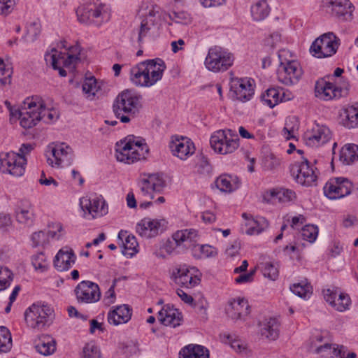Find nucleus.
I'll return each instance as SVG.
<instances>
[{"label": "nucleus", "instance_id": "1", "mask_svg": "<svg viewBox=\"0 0 358 358\" xmlns=\"http://www.w3.org/2000/svg\"><path fill=\"white\" fill-rule=\"evenodd\" d=\"M164 62L156 58L138 63L130 69V80L136 86L150 87L162 78Z\"/></svg>", "mask_w": 358, "mask_h": 358}, {"label": "nucleus", "instance_id": "2", "mask_svg": "<svg viewBox=\"0 0 358 358\" xmlns=\"http://www.w3.org/2000/svg\"><path fill=\"white\" fill-rule=\"evenodd\" d=\"M141 95L126 90L120 93L115 98L113 110L115 116L123 123H128L131 117H134L138 113L141 108Z\"/></svg>", "mask_w": 358, "mask_h": 358}, {"label": "nucleus", "instance_id": "3", "mask_svg": "<svg viewBox=\"0 0 358 358\" xmlns=\"http://www.w3.org/2000/svg\"><path fill=\"white\" fill-rule=\"evenodd\" d=\"M117 146V159L129 164L145 159L149 150L146 143L134 141V136H129Z\"/></svg>", "mask_w": 358, "mask_h": 358}, {"label": "nucleus", "instance_id": "4", "mask_svg": "<svg viewBox=\"0 0 358 358\" xmlns=\"http://www.w3.org/2000/svg\"><path fill=\"white\" fill-rule=\"evenodd\" d=\"M76 14L80 22L85 24H94L96 27L108 22L111 15L107 6L93 3L79 6Z\"/></svg>", "mask_w": 358, "mask_h": 358}, {"label": "nucleus", "instance_id": "5", "mask_svg": "<svg viewBox=\"0 0 358 358\" xmlns=\"http://www.w3.org/2000/svg\"><path fill=\"white\" fill-rule=\"evenodd\" d=\"M54 311L43 304H32L24 313L27 325L34 329L42 330L49 327L53 320Z\"/></svg>", "mask_w": 358, "mask_h": 358}, {"label": "nucleus", "instance_id": "6", "mask_svg": "<svg viewBox=\"0 0 358 358\" xmlns=\"http://www.w3.org/2000/svg\"><path fill=\"white\" fill-rule=\"evenodd\" d=\"M212 149L218 154L227 155L234 152L239 147V138L231 129L214 131L210 138Z\"/></svg>", "mask_w": 358, "mask_h": 358}, {"label": "nucleus", "instance_id": "7", "mask_svg": "<svg viewBox=\"0 0 358 358\" xmlns=\"http://www.w3.org/2000/svg\"><path fill=\"white\" fill-rule=\"evenodd\" d=\"M45 156L48 164L54 168L70 166L73 159L72 148L65 143H52L47 148Z\"/></svg>", "mask_w": 358, "mask_h": 358}, {"label": "nucleus", "instance_id": "8", "mask_svg": "<svg viewBox=\"0 0 358 358\" xmlns=\"http://www.w3.org/2000/svg\"><path fill=\"white\" fill-rule=\"evenodd\" d=\"M234 57L232 54L220 47L209 49L205 59V66L210 71H225L234 63Z\"/></svg>", "mask_w": 358, "mask_h": 358}, {"label": "nucleus", "instance_id": "9", "mask_svg": "<svg viewBox=\"0 0 358 358\" xmlns=\"http://www.w3.org/2000/svg\"><path fill=\"white\" fill-rule=\"evenodd\" d=\"M339 41V38L333 32H328L314 41L310 51L317 58L331 57L336 52Z\"/></svg>", "mask_w": 358, "mask_h": 358}, {"label": "nucleus", "instance_id": "10", "mask_svg": "<svg viewBox=\"0 0 358 358\" xmlns=\"http://www.w3.org/2000/svg\"><path fill=\"white\" fill-rule=\"evenodd\" d=\"M278 56L280 62L277 69L278 80L285 85L296 84L303 73L301 65L295 60L282 61L281 52Z\"/></svg>", "mask_w": 358, "mask_h": 358}, {"label": "nucleus", "instance_id": "11", "mask_svg": "<svg viewBox=\"0 0 358 358\" xmlns=\"http://www.w3.org/2000/svg\"><path fill=\"white\" fill-rule=\"evenodd\" d=\"M0 164L3 173L21 177L25 172L27 159L14 152H6L0 155Z\"/></svg>", "mask_w": 358, "mask_h": 358}, {"label": "nucleus", "instance_id": "12", "mask_svg": "<svg viewBox=\"0 0 358 358\" xmlns=\"http://www.w3.org/2000/svg\"><path fill=\"white\" fill-rule=\"evenodd\" d=\"M290 172L296 182L303 186L309 187L316 183L317 178V168L310 165L306 158L303 157L301 162L292 165Z\"/></svg>", "mask_w": 358, "mask_h": 358}, {"label": "nucleus", "instance_id": "13", "mask_svg": "<svg viewBox=\"0 0 358 358\" xmlns=\"http://www.w3.org/2000/svg\"><path fill=\"white\" fill-rule=\"evenodd\" d=\"M24 110L20 120V125L25 129H29L41 120V114L37 108H41V97L38 96L27 97L23 102Z\"/></svg>", "mask_w": 358, "mask_h": 358}, {"label": "nucleus", "instance_id": "14", "mask_svg": "<svg viewBox=\"0 0 358 358\" xmlns=\"http://www.w3.org/2000/svg\"><path fill=\"white\" fill-rule=\"evenodd\" d=\"M348 90L347 87L338 86L330 80H326L325 78L318 80L315 86V96L325 101L345 96L348 94Z\"/></svg>", "mask_w": 358, "mask_h": 358}, {"label": "nucleus", "instance_id": "15", "mask_svg": "<svg viewBox=\"0 0 358 358\" xmlns=\"http://www.w3.org/2000/svg\"><path fill=\"white\" fill-rule=\"evenodd\" d=\"M75 294L78 301L83 303H96L101 298L99 285L89 280L80 282L75 288Z\"/></svg>", "mask_w": 358, "mask_h": 358}, {"label": "nucleus", "instance_id": "16", "mask_svg": "<svg viewBox=\"0 0 358 358\" xmlns=\"http://www.w3.org/2000/svg\"><path fill=\"white\" fill-rule=\"evenodd\" d=\"M303 138L307 145L317 147L328 142L331 138V132L325 125L315 123L307 129Z\"/></svg>", "mask_w": 358, "mask_h": 358}, {"label": "nucleus", "instance_id": "17", "mask_svg": "<svg viewBox=\"0 0 358 358\" xmlns=\"http://www.w3.org/2000/svg\"><path fill=\"white\" fill-rule=\"evenodd\" d=\"M80 206L85 214L92 218L101 217L108 213V206L102 196H84L80 199Z\"/></svg>", "mask_w": 358, "mask_h": 358}, {"label": "nucleus", "instance_id": "18", "mask_svg": "<svg viewBox=\"0 0 358 358\" xmlns=\"http://www.w3.org/2000/svg\"><path fill=\"white\" fill-rule=\"evenodd\" d=\"M159 9L157 5L152 6L148 13L142 20L137 40L140 45L143 43L144 38L157 28L160 20Z\"/></svg>", "mask_w": 358, "mask_h": 358}, {"label": "nucleus", "instance_id": "19", "mask_svg": "<svg viewBox=\"0 0 358 358\" xmlns=\"http://www.w3.org/2000/svg\"><path fill=\"white\" fill-rule=\"evenodd\" d=\"M166 224V222L164 219L145 217L136 224V230L142 238H151L163 231Z\"/></svg>", "mask_w": 358, "mask_h": 358}, {"label": "nucleus", "instance_id": "20", "mask_svg": "<svg viewBox=\"0 0 358 358\" xmlns=\"http://www.w3.org/2000/svg\"><path fill=\"white\" fill-rule=\"evenodd\" d=\"M255 82L248 78H236L232 79L231 90L234 92L236 99L246 102L250 100L254 95Z\"/></svg>", "mask_w": 358, "mask_h": 358}, {"label": "nucleus", "instance_id": "21", "mask_svg": "<svg viewBox=\"0 0 358 358\" xmlns=\"http://www.w3.org/2000/svg\"><path fill=\"white\" fill-rule=\"evenodd\" d=\"M176 246L182 249H196L199 240V232L194 229L178 230L172 235Z\"/></svg>", "mask_w": 358, "mask_h": 358}, {"label": "nucleus", "instance_id": "22", "mask_svg": "<svg viewBox=\"0 0 358 358\" xmlns=\"http://www.w3.org/2000/svg\"><path fill=\"white\" fill-rule=\"evenodd\" d=\"M331 14L341 21H351L355 6L350 0H326Z\"/></svg>", "mask_w": 358, "mask_h": 358}, {"label": "nucleus", "instance_id": "23", "mask_svg": "<svg viewBox=\"0 0 358 358\" xmlns=\"http://www.w3.org/2000/svg\"><path fill=\"white\" fill-rule=\"evenodd\" d=\"M226 313L234 320H245L250 313V306L247 299L238 297L229 301Z\"/></svg>", "mask_w": 358, "mask_h": 358}, {"label": "nucleus", "instance_id": "24", "mask_svg": "<svg viewBox=\"0 0 358 358\" xmlns=\"http://www.w3.org/2000/svg\"><path fill=\"white\" fill-rule=\"evenodd\" d=\"M169 147L173 155L182 160H185L195 151L193 142L187 137L176 138L172 140Z\"/></svg>", "mask_w": 358, "mask_h": 358}, {"label": "nucleus", "instance_id": "25", "mask_svg": "<svg viewBox=\"0 0 358 358\" xmlns=\"http://www.w3.org/2000/svg\"><path fill=\"white\" fill-rule=\"evenodd\" d=\"M173 277L176 284L187 288H192L200 282V278L191 273L187 265H180L173 272Z\"/></svg>", "mask_w": 358, "mask_h": 358}, {"label": "nucleus", "instance_id": "26", "mask_svg": "<svg viewBox=\"0 0 358 358\" xmlns=\"http://www.w3.org/2000/svg\"><path fill=\"white\" fill-rule=\"evenodd\" d=\"M132 309L129 305L122 304L113 306L107 315V320L110 324L118 326L127 323L131 318Z\"/></svg>", "mask_w": 358, "mask_h": 358}, {"label": "nucleus", "instance_id": "27", "mask_svg": "<svg viewBox=\"0 0 358 358\" xmlns=\"http://www.w3.org/2000/svg\"><path fill=\"white\" fill-rule=\"evenodd\" d=\"M296 193L289 189L280 188L273 189L269 192H265L263 195V199L266 203H275L276 202L287 203L295 200Z\"/></svg>", "mask_w": 358, "mask_h": 358}, {"label": "nucleus", "instance_id": "28", "mask_svg": "<svg viewBox=\"0 0 358 358\" xmlns=\"http://www.w3.org/2000/svg\"><path fill=\"white\" fill-rule=\"evenodd\" d=\"M76 256L69 248H63L59 250L54 259V266L59 271L69 270L75 263Z\"/></svg>", "mask_w": 358, "mask_h": 358}, {"label": "nucleus", "instance_id": "29", "mask_svg": "<svg viewBox=\"0 0 358 358\" xmlns=\"http://www.w3.org/2000/svg\"><path fill=\"white\" fill-rule=\"evenodd\" d=\"M259 334L261 336L270 341L278 338L280 330V323L277 318L270 317L259 322Z\"/></svg>", "mask_w": 358, "mask_h": 358}, {"label": "nucleus", "instance_id": "30", "mask_svg": "<svg viewBox=\"0 0 358 358\" xmlns=\"http://www.w3.org/2000/svg\"><path fill=\"white\" fill-rule=\"evenodd\" d=\"M158 319L166 326L176 327L180 324L182 317L178 309L166 306L159 312Z\"/></svg>", "mask_w": 358, "mask_h": 358}, {"label": "nucleus", "instance_id": "31", "mask_svg": "<svg viewBox=\"0 0 358 358\" xmlns=\"http://www.w3.org/2000/svg\"><path fill=\"white\" fill-rule=\"evenodd\" d=\"M215 185L221 192L230 193L238 188L240 181L236 176L224 174L216 179Z\"/></svg>", "mask_w": 358, "mask_h": 358}, {"label": "nucleus", "instance_id": "32", "mask_svg": "<svg viewBox=\"0 0 358 358\" xmlns=\"http://www.w3.org/2000/svg\"><path fill=\"white\" fill-rule=\"evenodd\" d=\"M118 238L122 241V253L124 255L132 257L138 252V244L134 236L127 235V231L122 230L118 234Z\"/></svg>", "mask_w": 358, "mask_h": 358}, {"label": "nucleus", "instance_id": "33", "mask_svg": "<svg viewBox=\"0 0 358 358\" xmlns=\"http://www.w3.org/2000/svg\"><path fill=\"white\" fill-rule=\"evenodd\" d=\"M35 348L38 353L48 356L55 351L56 342L52 336L43 335L36 341Z\"/></svg>", "mask_w": 358, "mask_h": 358}, {"label": "nucleus", "instance_id": "34", "mask_svg": "<svg viewBox=\"0 0 358 358\" xmlns=\"http://www.w3.org/2000/svg\"><path fill=\"white\" fill-rule=\"evenodd\" d=\"M180 358H209L208 350L199 345H188L179 353Z\"/></svg>", "mask_w": 358, "mask_h": 358}, {"label": "nucleus", "instance_id": "35", "mask_svg": "<svg viewBox=\"0 0 358 358\" xmlns=\"http://www.w3.org/2000/svg\"><path fill=\"white\" fill-rule=\"evenodd\" d=\"M340 161L343 164L350 165L358 161V145L346 144L340 151Z\"/></svg>", "mask_w": 358, "mask_h": 358}, {"label": "nucleus", "instance_id": "36", "mask_svg": "<svg viewBox=\"0 0 358 358\" xmlns=\"http://www.w3.org/2000/svg\"><path fill=\"white\" fill-rule=\"evenodd\" d=\"M44 59L47 65L52 66L55 70H59L61 76H66V71L59 66L60 60L64 61L61 52L55 48H52L50 52L45 54Z\"/></svg>", "mask_w": 358, "mask_h": 358}, {"label": "nucleus", "instance_id": "37", "mask_svg": "<svg viewBox=\"0 0 358 358\" xmlns=\"http://www.w3.org/2000/svg\"><path fill=\"white\" fill-rule=\"evenodd\" d=\"M251 14L253 19L256 21L264 20L269 14V8L266 0H258L251 7Z\"/></svg>", "mask_w": 358, "mask_h": 358}, {"label": "nucleus", "instance_id": "38", "mask_svg": "<svg viewBox=\"0 0 358 358\" xmlns=\"http://www.w3.org/2000/svg\"><path fill=\"white\" fill-rule=\"evenodd\" d=\"M16 220L19 223L31 225L34 220V211L30 205L18 207L15 211Z\"/></svg>", "mask_w": 358, "mask_h": 358}, {"label": "nucleus", "instance_id": "39", "mask_svg": "<svg viewBox=\"0 0 358 358\" xmlns=\"http://www.w3.org/2000/svg\"><path fill=\"white\" fill-rule=\"evenodd\" d=\"M282 88L272 87L268 89L262 95V101L270 108H273L280 102V91Z\"/></svg>", "mask_w": 358, "mask_h": 358}, {"label": "nucleus", "instance_id": "40", "mask_svg": "<svg viewBox=\"0 0 358 358\" xmlns=\"http://www.w3.org/2000/svg\"><path fill=\"white\" fill-rule=\"evenodd\" d=\"M345 119L344 125L348 128H355L358 127V103L347 107L344 111Z\"/></svg>", "mask_w": 358, "mask_h": 358}, {"label": "nucleus", "instance_id": "41", "mask_svg": "<svg viewBox=\"0 0 358 358\" xmlns=\"http://www.w3.org/2000/svg\"><path fill=\"white\" fill-rule=\"evenodd\" d=\"M100 90V86L94 77L87 78L83 84V91L86 97L93 100Z\"/></svg>", "mask_w": 358, "mask_h": 358}, {"label": "nucleus", "instance_id": "42", "mask_svg": "<svg viewBox=\"0 0 358 358\" xmlns=\"http://www.w3.org/2000/svg\"><path fill=\"white\" fill-rule=\"evenodd\" d=\"M250 227L247 230L249 235L259 234L268 227V222L263 217L257 218V220H251L248 223Z\"/></svg>", "mask_w": 358, "mask_h": 358}, {"label": "nucleus", "instance_id": "43", "mask_svg": "<svg viewBox=\"0 0 358 358\" xmlns=\"http://www.w3.org/2000/svg\"><path fill=\"white\" fill-rule=\"evenodd\" d=\"M12 348L11 334L8 329L0 327V352H8Z\"/></svg>", "mask_w": 358, "mask_h": 358}, {"label": "nucleus", "instance_id": "44", "mask_svg": "<svg viewBox=\"0 0 358 358\" xmlns=\"http://www.w3.org/2000/svg\"><path fill=\"white\" fill-rule=\"evenodd\" d=\"M55 235L56 232L52 231H48L47 232L43 231L34 232L31 235V238L32 245L34 247H37L38 245H43L46 243L49 236L53 238L55 237Z\"/></svg>", "mask_w": 358, "mask_h": 358}, {"label": "nucleus", "instance_id": "45", "mask_svg": "<svg viewBox=\"0 0 358 358\" xmlns=\"http://www.w3.org/2000/svg\"><path fill=\"white\" fill-rule=\"evenodd\" d=\"M338 180H329L324 187V195L330 199H339L340 192L338 187Z\"/></svg>", "mask_w": 358, "mask_h": 358}, {"label": "nucleus", "instance_id": "46", "mask_svg": "<svg viewBox=\"0 0 358 358\" xmlns=\"http://www.w3.org/2000/svg\"><path fill=\"white\" fill-rule=\"evenodd\" d=\"M262 271L264 277L271 280H275L278 278V266L272 262L262 263Z\"/></svg>", "mask_w": 358, "mask_h": 358}, {"label": "nucleus", "instance_id": "47", "mask_svg": "<svg viewBox=\"0 0 358 358\" xmlns=\"http://www.w3.org/2000/svg\"><path fill=\"white\" fill-rule=\"evenodd\" d=\"M64 48L69 50L68 57L63 61L65 66H69L73 63H76L80 60V47L78 45L67 48L64 44L62 45Z\"/></svg>", "mask_w": 358, "mask_h": 358}, {"label": "nucleus", "instance_id": "48", "mask_svg": "<svg viewBox=\"0 0 358 358\" xmlns=\"http://www.w3.org/2000/svg\"><path fill=\"white\" fill-rule=\"evenodd\" d=\"M171 20L176 23L189 24L192 22L190 14L185 10H174L169 14Z\"/></svg>", "mask_w": 358, "mask_h": 358}, {"label": "nucleus", "instance_id": "49", "mask_svg": "<svg viewBox=\"0 0 358 358\" xmlns=\"http://www.w3.org/2000/svg\"><path fill=\"white\" fill-rule=\"evenodd\" d=\"M318 235V228L313 224H307L302 228L301 236L303 240L313 243Z\"/></svg>", "mask_w": 358, "mask_h": 358}, {"label": "nucleus", "instance_id": "50", "mask_svg": "<svg viewBox=\"0 0 358 358\" xmlns=\"http://www.w3.org/2000/svg\"><path fill=\"white\" fill-rule=\"evenodd\" d=\"M351 299L348 294L340 293L338 301H335L333 308L339 312H343L350 308Z\"/></svg>", "mask_w": 358, "mask_h": 358}, {"label": "nucleus", "instance_id": "51", "mask_svg": "<svg viewBox=\"0 0 358 358\" xmlns=\"http://www.w3.org/2000/svg\"><path fill=\"white\" fill-rule=\"evenodd\" d=\"M31 262L35 269L39 270L41 272L46 271L48 268L46 257L43 252H39L33 255Z\"/></svg>", "mask_w": 358, "mask_h": 358}, {"label": "nucleus", "instance_id": "52", "mask_svg": "<svg viewBox=\"0 0 358 358\" xmlns=\"http://www.w3.org/2000/svg\"><path fill=\"white\" fill-rule=\"evenodd\" d=\"M334 180H338V187L340 194L339 199L348 196L350 194L352 184L346 178H336Z\"/></svg>", "mask_w": 358, "mask_h": 358}, {"label": "nucleus", "instance_id": "53", "mask_svg": "<svg viewBox=\"0 0 358 358\" xmlns=\"http://www.w3.org/2000/svg\"><path fill=\"white\" fill-rule=\"evenodd\" d=\"M197 173L202 176H208L212 171V166L208 162L207 158L202 156L199 158L196 164Z\"/></svg>", "mask_w": 358, "mask_h": 358}, {"label": "nucleus", "instance_id": "54", "mask_svg": "<svg viewBox=\"0 0 358 358\" xmlns=\"http://www.w3.org/2000/svg\"><path fill=\"white\" fill-rule=\"evenodd\" d=\"M83 358H101V352L94 343H89L83 348Z\"/></svg>", "mask_w": 358, "mask_h": 358}, {"label": "nucleus", "instance_id": "55", "mask_svg": "<svg viewBox=\"0 0 358 358\" xmlns=\"http://www.w3.org/2000/svg\"><path fill=\"white\" fill-rule=\"evenodd\" d=\"M13 280L12 273L7 268H0V291L6 289L10 285Z\"/></svg>", "mask_w": 358, "mask_h": 358}, {"label": "nucleus", "instance_id": "56", "mask_svg": "<svg viewBox=\"0 0 358 358\" xmlns=\"http://www.w3.org/2000/svg\"><path fill=\"white\" fill-rule=\"evenodd\" d=\"M41 108H37L38 113L41 114V120H43L45 122L52 121L57 118V113L55 110H50L45 107L42 99L41 98Z\"/></svg>", "mask_w": 358, "mask_h": 358}, {"label": "nucleus", "instance_id": "57", "mask_svg": "<svg viewBox=\"0 0 358 358\" xmlns=\"http://www.w3.org/2000/svg\"><path fill=\"white\" fill-rule=\"evenodd\" d=\"M290 289L294 294L301 298L305 299L310 294V287L307 284L303 285L300 283L294 284Z\"/></svg>", "mask_w": 358, "mask_h": 358}, {"label": "nucleus", "instance_id": "58", "mask_svg": "<svg viewBox=\"0 0 358 358\" xmlns=\"http://www.w3.org/2000/svg\"><path fill=\"white\" fill-rule=\"evenodd\" d=\"M148 183L152 185V189L161 192L165 185V182L159 174H151L148 176Z\"/></svg>", "mask_w": 358, "mask_h": 358}, {"label": "nucleus", "instance_id": "59", "mask_svg": "<svg viewBox=\"0 0 358 358\" xmlns=\"http://www.w3.org/2000/svg\"><path fill=\"white\" fill-rule=\"evenodd\" d=\"M41 32V25L37 22H31L27 29V36L28 40L34 41Z\"/></svg>", "mask_w": 358, "mask_h": 358}, {"label": "nucleus", "instance_id": "60", "mask_svg": "<svg viewBox=\"0 0 358 358\" xmlns=\"http://www.w3.org/2000/svg\"><path fill=\"white\" fill-rule=\"evenodd\" d=\"M148 181V177L147 178L143 179L139 184L140 189L143 195L148 196L150 199H153V193L156 191L155 189H152V185L149 184Z\"/></svg>", "mask_w": 358, "mask_h": 358}, {"label": "nucleus", "instance_id": "61", "mask_svg": "<svg viewBox=\"0 0 358 358\" xmlns=\"http://www.w3.org/2000/svg\"><path fill=\"white\" fill-rule=\"evenodd\" d=\"M15 0H0V15H8L14 8Z\"/></svg>", "mask_w": 358, "mask_h": 358}, {"label": "nucleus", "instance_id": "62", "mask_svg": "<svg viewBox=\"0 0 358 358\" xmlns=\"http://www.w3.org/2000/svg\"><path fill=\"white\" fill-rule=\"evenodd\" d=\"M227 342L230 344L231 348L236 351L241 352L245 349L243 343L234 335L228 334L226 336Z\"/></svg>", "mask_w": 358, "mask_h": 358}, {"label": "nucleus", "instance_id": "63", "mask_svg": "<svg viewBox=\"0 0 358 358\" xmlns=\"http://www.w3.org/2000/svg\"><path fill=\"white\" fill-rule=\"evenodd\" d=\"M323 295L324 300L331 306H333L334 301L338 295L337 288H328L323 290Z\"/></svg>", "mask_w": 358, "mask_h": 358}, {"label": "nucleus", "instance_id": "64", "mask_svg": "<svg viewBox=\"0 0 358 358\" xmlns=\"http://www.w3.org/2000/svg\"><path fill=\"white\" fill-rule=\"evenodd\" d=\"M1 72V75L3 77H0V87L5 86L7 84L10 83V78L12 75V71L9 66L7 68H3L2 71Z\"/></svg>", "mask_w": 358, "mask_h": 358}]
</instances>
